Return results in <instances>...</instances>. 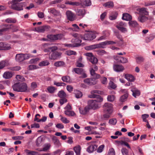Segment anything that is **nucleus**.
Masks as SVG:
<instances>
[{"label":"nucleus","mask_w":155,"mask_h":155,"mask_svg":"<svg viewBox=\"0 0 155 155\" xmlns=\"http://www.w3.org/2000/svg\"><path fill=\"white\" fill-rule=\"evenodd\" d=\"M42 141V138L40 137H38L36 141V145L37 146H39L40 144L41 143Z\"/></svg>","instance_id":"nucleus-49"},{"label":"nucleus","mask_w":155,"mask_h":155,"mask_svg":"<svg viewBox=\"0 0 155 155\" xmlns=\"http://www.w3.org/2000/svg\"><path fill=\"white\" fill-rule=\"evenodd\" d=\"M8 64L7 61H3L0 62V69L3 68L5 66H7Z\"/></svg>","instance_id":"nucleus-36"},{"label":"nucleus","mask_w":155,"mask_h":155,"mask_svg":"<svg viewBox=\"0 0 155 155\" xmlns=\"http://www.w3.org/2000/svg\"><path fill=\"white\" fill-rule=\"evenodd\" d=\"M96 38L95 35L93 33H88L85 34L83 38L84 40L88 41H91Z\"/></svg>","instance_id":"nucleus-9"},{"label":"nucleus","mask_w":155,"mask_h":155,"mask_svg":"<svg viewBox=\"0 0 155 155\" xmlns=\"http://www.w3.org/2000/svg\"><path fill=\"white\" fill-rule=\"evenodd\" d=\"M114 3L112 2H108L103 5V6L107 8H112L114 6Z\"/></svg>","instance_id":"nucleus-40"},{"label":"nucleus","mask_w":155,"mask_h":155,"mask_svg":"<svg viewBox=\"0 0 155 155\" xmlns=\"http://www.w3.org/2000/svg\"><path fill=\"white\" fill-rule=\"evenodd\" d=\"M60 117H61V120L63 123L67 124L69 123V120H68L66 117H64L61 115H60Z\"/></svg>","instance_id":"nucleus-45"},{"label":"nucleus","mask_w":155,"mask_h":155,"mask_svg":"<svg viewBox=\"0 0 155 155\" xmlns=\"http://www.w3.org/2000/svg\"><path fill=\"white\" fill-rule=\"evenodd\" d=\"M64 114L68 116H73L76 115L75 113L73 111L70 110L65 111Z\"/></svg>","instance_id":"nucleus-37"},{"label":"nucleus","mask_w":155,"mask_h":155,"mask_svg":"<svg viewBox=\"0 0 155 155\" xmlns=\"http://www.w3.org/2000/svg\"><path fill=\"white\" fill-rule=\"evenodd\" d=\"M124 76L125 78L129 81H134V78L132 75L126 74H124Z\"/></svg>","instance_id":"nucleus-29"},{"label":"nucleus","mask_w":155,"mask_h":155,"mask_svg":"<svg viewBox=\"0 0 155 155\" xmlns=\"http://www.w3.org/2000/svg\"><path fill=\"white\" fill-rule=\"evenodd\" d=\"M97 102L96 101V99L91 100L88 101V105L90 107L91 109L92 108L95 109L98 107V105Z\"/></svg>","instance_id":"nucleus-10"},{"label":"nucleus","mask_w":155,"mask_h":155,"mask_svg":"<svg viewBox=\"0 0 155 155\" xmlns=\"http://www.w3.org/2000/svg\"><path fill=\"white\" fill-rule=\"evenodd\" d=\"M64 45L68 47H75L80 46V45L78 43H74L73 44H64Z\"/></svg>","instance_id":"nucleus-41"},{"label":"nucleus","mask_w":155,"mask_h":155,"mask_svg":"<svg viewBox=\"0 0 155 155\" xmlns=\"http://www.w3.org/2000/svg\"><path fill=\"white\" fill-rule=\"evenodd\" d=\"M73 71L75 72L78 74H81V75L79 78H84L87 77V75L85 74L83 69L79 68H74L73 69Z\"/></svg>","instance_id":"nucleus-6"},{"label":"nucleus","mask_w":155,"mask_h":155,"mask_svg":"<svg viewBox=\"0 0 155 155\" xmlns=\"http://www.w3.org/2000/svg\"><path fill=\"white\" fill-rule=\"evenodd\" d=\"M49 64V63L47 60H45L40 62L38 65L40 66H47Z\"/></svg>","instance_id":"nucleus-44"},{"label":"nucleus","mask_w":155,"mask_h":155,"mask_svg":"<svg viewBox=\"0 0 155 155\" xmlns=\"http://www.w3.org/2000/svg\"><path fill=\"white\" fill-rule=\"evenodd\" d=\"M49 28L50 27L48 26H41L35 28V30L38 32H42L47 31Z\"/></svg>","instance_id":"nucleus-13"},{"label":"nucleus","mask_w":155,"mask_h":155,"mask_svg":"<svg viewBox=\"0 0 155 155\" xmlns=\"http://www.w3.org/2000/svg\"><path fill=\"white\" fill-rule=\"evenodd\" d=\"M97 146L95 144L90 145L87 148V150L89 153H92L96 150Z\"/></svg>","instance_id":"nucleus-21"},{"label":"nucleus","mask_w":155,"mask_h":155,"mask_svg":"<svg viewBox=\"0 0 155 155\" xmlns=\"http://www.w3.org/2000/svg\"><path fill=\"white\" fill-rule=\"evenodd\" d=\"M58 95L61 98H65L66 97V93L62 90L59 91Z\"/></svg>","instance_id":"nucleus-39"},{"label":"nucleus","mask_w":155,"mask_h":155,"mask_svg":"<svg viewBox=\"0 0 155 155\" xmlns=\"http://www.w3.org/2000/svg\"><path fill=\"white\" fill-rule=\"evenodd\" d=\"M47 37L50 41H53L58 40H61L63 38V35L58 34L57 35H49Z\"/></svg>","instance_id":"nucleus-5"},{"label":"nucleus","mask_w":155,"mask_h":155,"mask_svg":"<svg viewBox=\"0 0 155 155\" xmlns=\"http://www.w3.org/2000/svg\"><path fill=\"white\" fill-rule=\"evenodd\" d=\"M87 59L90 61L93 64H96L98 62V60L97 58L94 56L89 58H87Z\"/></svg>","instance_id":"nucleus-28"},{"label":"nucleus","mask_w":155,"mask_h":155,"mask_svg":"<svg viewBox=\"0 0 155 155\" xmlns=\"http://www.w3.org/2000/svg\"><path fill=\"white\" fill-rule=\"evenodd\" d=\"M72 26L74 27L72 29L73 30L75 31H78L79 30V28L76 24L72 25Z\"/></svg>","instance_id":"nucleus-62"},{"label":"nucleus","mask_w":155,"mask_h":155,"mask_svg":"<svg viewBox=\"0 0 155 155\" xmlns=\"http://www.w3.org/2000/svg\"><path fill=\"white\" fill-rule=\"evenodd\" d=\"M16 78L18 80L20 81H24L25 80V78L23 76L19 75H16Z\"/></svg>","instance_id":"nucleus-46"},{"label":"nucleus","mask_w":155,"mask_h":155,"mask_svg":"<svg viewBox=\"0 0 155 155\" xmlns=\"http://www.w3.org/2000/svg\"><path fill=\"white\" fill-rule=\"evenodd\" d=\"M109 123L112 125H115L117 123V120L116 119L113 118L109 120Z\"/></svg>","instance_id":"nucleus-58"},{"label":"nucleus","mask_w":155,"mask_h":155,"mask_svg":"<svg viewBox=\"0 0 155 155\" xmlns=\"http://www.w3.org/2000/svg\"><path fill=\"white\" fill-rule=\"evenodd\" d=\"M52 139L54 144L56 147H59L61 145L59 140L56 137L54 136L53 137Z\"/></svg>","instance_id":"nucleus-22"},{"label":"nucleus","mask_w":155,"mask_h":155,"mask_svg":"<svg viewBox=\"0 0 155 155\" xmlns=\"http://www.w3.org/2000/svg\"><path fill=\"white\" fill-rule=\"evenodd\" d=\"M74 150L77 155L80 154L81 147L80 146H77L74 148Z\"/></svg>","instance_id":"nucleus-34"},{"label":"nucleus","mask_w":155,"mask_h":155,"mask_svg":"<svg viewBox=\"0 0 155 155\" xmlns=\"http://www.w3.org/2000/svg\"><path fill=\"white\" fill-rule=\"evenodd\" d=\"M84 81L89 85H93L97 83L96 80L94 78H86L84 80Z\"/></svg>","instance_id":"nucleus-12"},{"label":"nucleus","mask_w":155,"mask_h":155,"mask_svg":"<svg viewBox=\"0 0 155 155\" xmlns=\"http://www.w3.org/2000/svg\"><path fill=\"white\" fill-rule=\"evenodd\" d=\"M11 48L10 46H7L5 44H4L3 42H0V49L8 50Z\"/></svg>","instance_id":"nucleus-27"},{"label":"nucleus","mask_w":155,"mask_h":155,"mask_svg":"<svg viewBox=\"0 0 155 155\" xmlns=\"http://www.w3.org/2000/svg\"><path fill=\"white\" fill-rule=\"evenodd\" d=\"M152 19L153 18L152 17H150L148 18L147 17L145 16V15H140L138 17V19L139 21L140 22L143 23L145 22L148 19Z\"/></svg>","instance_id":"nucleus-18"},{"label":"nucleus","mask_w":155,"mask_h":155,"mask_svg":"<svg viewBox=\"0 0 155 155\" xmlns=\"http://www.w3.org/2000/svg\"><path fill=\"white\" fill-rule=\"evenodd\" d=\"M16 59L18 61L20 62L24 60V54H17L16 56Z\"/></svg>","instance_id":"nucleus-25"},{"label":"nucleus","mask_w":155,"mask_h":155,"mask_svg":"<svg viewBox=\"0 0 155 155\" xmlns=\"http://www.w3.org/2000/svg\"><path fill=\"white\" fill-rule=\"evenodd\" d=\"M122 19L123 20L129 21L132 19V16L128 13H125L123 14Z\"/></svg>","instance_id":"nucleus-23"},{"label":"nucleus","mask_w":155,"mask_h":155,"mask_svg":"<svg viewBox=\"0 0 155 155\" xmlns=\"http://www.w3.org/2000/svg\"><path fill=\"white\" fill-rule=\"evenodd\" d=\"M76 13L78 15L83 16L85 14V12L84 9H78Z\"/></svg>","instance_id":"nucleus-33"},{"label":"nucleus","mask_w":155,"mask_h":155,"mask_svg":"<svg viewBox=\"0 0 155 155\" xmlns=\"http://www.w3.org/2000/svg\"><path fill=\"white\" fill-rule=\"evenodd\" d=\"M109 86L111 88L115 89L116 87V85L112 81H110L109 83Z\"/></svg>","instance_id":"nucleus-59"},{"label":"nucleus","mask_w":155,"mask_h":155,"mask_svg":"<svg viewBox=\"0 0 155 155\" xmlns=\"http://www.w3.org/2000/svg\"><path fill=\"white\" fill-rule=\"evenodd\" d=\"M48 90L51 93H53L55 90V88L53 87H48L47 88Z\"/></svg>","instance_id":"nucleus-56"},{"label":"nucleus","mask_w":155,"mask_h":155,"mask_svg":"<svg viewBox=\"0 0 155 155\" xmlns=\"http://www.w3.org/2000/svg\"><path fill=\"white\" fill-rule=\"evenodd\" d=\"M7 28H8V30L10 29H12V31L13 32H16L19 30V27L18 26L13 25H10V26Z\"/></svg>","instance_id":"nucleus-26"},{"label":"nucleus","mask_w":155,"mask_h":155,"mask_svg":"<svg viewBox=\"0 0 155 155\" xmlns=\"http://www.w3.org/2000/svg\"><path fill=\"white\" fill-rule=\"evenodd\" d=\"M118 142L120 143L122 145H124L125 146H127L129 149L130 148V146L129 144L124 141L121 140L120 141H118Z\"/></svg>","instance_id":"nucleus-51"},{"label":"nucleus","mask_w":155,"mask_h":155,"mask_svg":"<svg viewBox=\"0 0 155 155\" xmlns=\"http://www.w3.org/2000/svg\"><path fill=\"white\" fill-rule=\"evenodd\" d=\"M50 146L51 145L50 144H48L45 145V147L42 149V150L41 151H46L49 149Z\"/></svg>","instance_id":"nucleus-61"},{"label":"nucleus","mask_w":155,"mask_h":155,"mask_svg":"<svg viewBox=\"0 0 155 155\" xmlns=\"http://www.w3.org/2000/svg\"><path fill=\"white\" fill-rule=\"evenodd\" d=\"M91 94L88 95V97L91 98H96V101L97 102L102 101L103 99L101 96L97 94H100L101 91L98 90H93L91 91Z\"/></svg>","instance_id":"nucleus-4"},{"label":"nucleus","mask_w":155,"mask_h":155,"mask_svg":"<svg viewBox=\"0 0 155 155\" xmlns=\"http://www.w3.org/2000/svg\"><path fill=\"white\" fill-rule=\"evenodd\" d=\"M116 43V42L114 41H106L104 42L101 43L99 44L86 47L85 48V49L87 50H90L100 48H104V46L108 45H112L115 44Z\"/></svg>","instance_id":"nucleus-3"},{"label":"nucleus","mask_w":155,"mask_h":155,"mask_svg":"<svg viewBox=\"0 0 155 155\" xmlns=\"http://www.w3.org/2000/svg\"><path fill=\"white\" fill-rule=\"evenodd\" d=\"M79 110L80 113L82 114H86L91 109L88 105L85 106L83 109H81V107L79 108Z\"/></svg>","instance_id":"nucleus-16"},{"label":"nucleus","mask_w":155,"mask_h":155,"mask_svg":"<svg viewBox=\"0 0 155 155\" xmlns=\"http://www.w3.org/2000/svg\"><path fill=\"white\" fill-rule=\"evenodd\" d=\"M147 8H141L137 9V11L139 12L138 14L140 15H148V12L146 10Z\"/></svg>","instance_id":"nucleus-14"},{"label":"nucleus","mask_w":155,"mask_h":155,"mask_svg":"<svg viewBox=\"0 0 155 155\" xmlns=\"http://www.w3.org/2000/svg\"><path fill=\"white\" fill-rule=\"evenodd\" d=\"M108 155H115V152L114 149L111 148L109 150Z\"/></svg>","instance_id":"nucleus-64"},{"label":"nucleus","mask_w":155,"mask_h":155,"mask_svg":"<svg viewBox=\"0 0 155 155\" xmlns=\"http://www.w3.org/2000/svg\"><path fill=\"white\" fill-rule=\"evenodd\" d=\"M81 4L83 6H88L91 5L90 0H83L81 1Z\"/></svg>","instance_id":"nucleus-24"},{"label":"nucleus","mask_w":155,"mask_h":155,"mask_svg":"<svg viewBox=\"0 0 155 155\" xmlns=\"http://www.w3.org/2000/svg\"><path fill=\"white\" fill-rule=\"evenodd\" d=\"M114 71H121L124 70V67L121 65H116L114 66Z\"/></svg>","instance_id":"nucleus-20"},{"label":"nucleus","mask_w":155,"mask_h":155,"mask_svg":"<svg viewBox=\"0 0 155 155\" xmlns=\"http://www.w3.org/2000/svg\"><path fill=\"white\" fill-rule=\"evenodd\" d=\"M101 83L104 84H107V78L105 77H101Z\"/></svg>","instance_id":"nucleus-50"},{"label":"nucleus","mask_w":155,"mask_h":155,"mask_svg":"<svg viewBox=\"0 0 155 155\" xmlns=\"http://www.w3.org/2000/svg\"><path fill=\"white\" fill-rule=\"evenodd\" d=\"M27 155H38L37 152L26 149L25 150Z\"/></svg>","instance_id":"nucleus-31"},{"label":"nucleus","mask_w":155,"mask_h":155,"mask_svg":"<svg viewBox=\"0 0 155 155\" xmlns=\"http://www.w3.org/2000/svg\"><path fill=\"white\" fill-rule=\"evenodd\" d=\"M49 12L55 16L61 17V16L60 12L54 8L49 9Z\"/></svg>","instance_id":"nucleus-15"},{"label":"nucleus","mask_w":155,"mask_h":155,"mask_svg":"<svg viewBox=\"0 0 155 155\" xmlns=\"http://www.w3.org/2000/svg\"><path fill=\"white\" fill-rule=\"evenodd\" d=\"M104 112L106 113L111 114L112 112V105L111 103H107L103 106Z\"/></svg>","instance_id":"nucleus-7"},{"label":"nucleus","mask_w":155,"mask_h":155,"mask_svg":"<svg viewBox=\"0 0 155 155\" xmlns=\"http://www.w3.org/2000/svg\"><path fill=\"white\" fill-rule=\"evenodd\" d=\"M128 24L130 26L134 28L137 27L138 25L137 23L135 21H130Z\"/></svg>","instance_id":"nucleus-32"},{"label":"nucleus","mask_w":155,"mask_h":155,"mask_svg":"<svg viewBox=\"0 0 155 155\" xmlns=\"http://www.w3.org/2000/svg\"><path fill=\"white\" fill-rule=\"evenodd\" d=\"M14 91L21 92H25L27 90L28 86L25 83H17L12 86Z\"/></svg>","instance_id":"nucleus-1"},{"label":"nucleus","mask_w":155,"mask_h":155,"mask_svg":"<svg viewBox=\"0 0 155 155\" xmlns=\"http://www.w3.org/2000/svg\"><path fill=\"white\" fill-rule=\"evenodd\" d=\"M114 96L113 95H109L107 97V100L110 102L113 101L114 100Z\"/></svg>","instance_id":"nucleus-54"},{"label":"nucleus","mask_w":155,"mask_h":155,"mask_svg":"<svg viewBox=\"0 0 155 155\" xmlns=\"http://www.w3.org/2000/svg\"><path fill=\"white\" fill-rule=\"evenodd\" d=\"M64 64V63L63 61H58L55 62L54 65L57 67H60L63 66Z\"/></svg>","instance_id":"nucleus-38"},{"label":"nucleus","mask_w":155,"mask_h":155,"mask_svg":"<svg viewBox=\"0 0 155 155\" xmlns=\"http://www.w3.org/2000/svg\"><path fill=\"white\" fill-rule=\"evenodd\" d=\"M37 87V84L35 82H32L31 85V89L34 90Z\"/></svg>","instance_id":"nucleus-63"},{"label":"nucleus","mask_w":155,"mask_h":155,"mask_svg":"<svg viewBox=\"0 0 155 155\" xmlns=\"http://www.w3.org/2000/svg\"><path fill=\"white\" fill-rule=\"evenodd\" d=\"M133 95L135 97H136L137 96L140 95V92L139 91H133Z\"/></svg>","instance_id":"nucleus-52"},{"label":"nucleus","mask_w":155,"mask_h":155,"mask_svg":"<svg viewBox=\"0 0 155 155\" xmlns=\"http://www.w3.org/2000/svg\"><path fill=\"white\" fill-rule=\"evenodd\" d=\"M17 21L15 19L8 18L5 20V22L8 23H15Z\"/></svg>","instance_id":"nucleus-35"},{"label":"nucleus","mask_w":155,"mask_h":155,"mask_svg":"<svg viewBox=\"0 0 155 155\" xmlns=\"http://www.w3.org/2000/svg\"><path fill=\"white\" fill-rule=\"evenodd\" d=\"M62 80L64 82H70V78L68 76H65L62 77Z\"/></svg>","instance_id":"nucleus-48"},{"label":"nucleus","mask_w":155,"mask_h":155,"mask_svg":"<svg viewBox=\"0 0 155 155\" xmlns=\"http://www.w3.org/2000/svg\"><path fill=\"white\" fill-rule=\"evenodd\" d=\"M115 59L118 62H121L123 63H125L128 62L127 59L122 57H116Z\"/></svg>","instance_id":"nucleus-19"},{"label":"nucleus","mask_w":155,"mask_h":155,"mask_svg":"<svg viewBox=\"0 0 155 155\" xmlns=\"http://www.w3.org/2000/svg\"><path fill=\"white\" fill-rule=\"evenodd\" d=\"M12 76V74L9 72H5L3 75V77L6 79H8L11 78Z\"/></svg>","instance_id":"nucleus-30"},{"label":"nucleus","mask_w":155,"mask_h":155,"mask_svg":"<svg viewBox=\"0 0 155 155\" xmlns=\"http://www.w3.org/2000/svg\"><path fill=\"white\" fill-rule=\"evenodd\" d=\"M63 0H55L50 2V5H52L60 3Z\"/></svg>","instance_id":"nucleus-53"},{"label":"nucleus","mask_w":155,"mask_h":155,"mask_svg":"<svg viewBox=\"0 0 155 155\" xmlns=\"http://www.w3.org/2000/svg\"><path fill=\"white\" fill-rule=\"evenodd\" d=\"M82 96V94L81 91H78L75 93V97L77 98H79Z\"/></svg>","instance_id":"nucleus-55"},{"label":"nucleus","mask_w":155,"mask_h":155,"mask_svg":"<svg viewBox=\"0 0 155 155\" xmlns=\"http://www.w3.org/2000/svg\"><path fill=\"white\" fill-rule=\"evenodd\" d=\"M116 43V42L114 41H106L104 42L101 43L99 44L86 47L85 48V49L87 50H90L100 48H104V46L108 45H112L115 44Z\"/></svg>","instance_id":"nucleus-2"},{"label":"nucleus","mask_w":155,"mask_h":155,"mask_svg":"<svg viewBox=\"0 0 155 155\" xmlns=\"http://www.w3.org/2000/svg\"><path fill=\"white\" fill-rule=\"evenodd\" d=\"M136 59V62L138 64H140L141 63L143 62L144 60V58L142 56L137 57Z\"/></svg>","instance_id":"nucleus-42"},{"label":"nucleus","mask_w":155,"mask_h":155,"mask_svg":"<svg viewBox=\"0 0 155 155\" xmlns=\"http://www.w3.org/2000/svg\"><path fill=\"white\" fill-rule=\"evenodd\" d=\"M128 97V95L127 94H126L122 96L120 98V102H123L125 101Z\"/></svg>","instance_id":"nucleus-43"},{"label":"nucleus","mask_w":155,"mask_h":155,"mask_svg":"<svg viewBox=\"0 0 155 155\" xmlns=\"http://www.w3.org/2000/svg\"><path fill=\"white\" fill-rule=\"evenodd\" d=\"M66 54L68 55H71L72 54L75 55L76 52L73 51L68 50L66 51Z\"/></svg>","instance_id":"nucleus-57"},{"label":"nucleus","mask_w":155,"mask_h":155,"mask_svg":"<svg viewBox=\"0 0 155 155\" xmlns=\"http://www.w3.org/2000/svg\"><path fill=\"white\" fill-rule=\"evenodd\" d=\"M61 53L58 51L50 53L49 56V58L50 60H55L60 57Z\"/></svg>","instance_id":"nucleus-8"},{"label":"nucleus","mask_w":155,"mask_h":155,"mask_svg":"<svg viewBox=\"0 0 155 155\" xmlns=\"http://www.w3.org/2000/svg\"><path fill=\"white\" fill-rule=\"evenodd\" d=\"M72 36L74 38H76L75 39L74 41H73V40H72V42H74V43H78L80 45V43L81 42V39L82 38V36L80 34H77V33H74L72 34Z\"/></svg>","instance_id":"nucleus-11"},{"label":"nucleus","mask_w":155,"mask_h":155,"mask_svg":"<svg viewBox=\"0 0 155 155\" xmlns=\"http://www.w3.org/2000/svg\"><path fill=\"white\" fill-rule=\"evenodd\" d=\"M66 14L68 20L71 21L74 20L75 15L71 11H68L66 12Z\"/></svg>","instance_id":"nucleus-17"},{"label":"nucleus","mask_w":155,"mask_h":155,"mask_svg":"<svg viewBox=\"0 0 155 155\" xmlns=\"http://www.w3.org/2000/svg\"><path fill=\"white\" fill-rule=\"evenodd\" d=\"M149 117V115L147 114H144L142 115V117L143 119V121L144 122H147L148 121L146 118H147Z\"/></svg>","instance_id":"nucleus-60"},{"label":"nucleus","mask_w":155,"mask_h":155,"mask_svg":"<svg viewBox=\"0 0 155 155\" xmlns=\"http://www.w3.org/2000/svg\"><path fill=\"white\" fill-rule=\"evenodd\" d=\"M116 27L119 30L122 32L125 33L127 31V30L126 28L120 27L119 25H116Z\"/></svg>","instance_id":"nucleus-47"}]
</instances>
